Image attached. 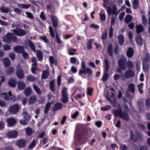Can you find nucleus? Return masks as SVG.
Returning a JSON list of instances; mask_svg holds the SVG:
<instances>
[{
    "label": "nucleus",
    "instance_id": "nucleus-1",
    "mask_svg": "<svg viewBox=\"0 0 150 150\" xmlns=\"http://www.w3.org/2000/svg\"><path fill=\"white\" fill-rule=\"evenodd\" d=\"M125 108L126 109V111H122V109L120 107L119 109L115 110L113 113L114 117L117 116L127 122L129 120V117L127 111H128L129 109L127 105L125 106Z\"/></svg>",
    "mask_w": 150,
    "mask_h": 150
},
{
    "label": "nucleus",
    "instance_id": "nucleus-2",
    "mask_svg": "<svg viewBox=\"0 0 150 150\" xmlns=\"http://www.w3.org/2000/svg\"><path fill=\"white\" fill-rule=\"evenodd\" d=\"M17 40V38L15 35L11 33H7L6 37L4 39V41L7 43H9L11 42H15Z\"/></svg>",
    "mask_w": 150,
    "mask_h": 150
},
{
    "label": "nucleus",
    "instance_id": "nucleus-3",
    "mask_svg": "<svg viewBox=\"0 0 150 150\" xmlns=\"http://www.w3.org/2000/svg\"><path fill=\"white\" fill-rule=\"evenodd\" d=\"M62 102L63 103H67L69 100L68 94L67 93V88L65 87H63L62 89Z\"/></svg>",
    "mask_w": 150,
    "mask_h": 150
},
{
    "label": "nucleus",
    "instance_id": "nucleus-4",
    "mask_svg": "<svg viewBox=\"0 0 150 150\" xmlns=\"http://www.w3.org/2000/svg\"><path fill=\"white\" fill-rule=\"evenodd\" d=\"M127 61V58L124 57L118 61L117 63L119 67L123 70H125L126 69Z\"/></svg>",
    "mask_w": 150,
    "mask_h": 150
},
{
    "label": "nucleus",
    "instance_id": "nucleus-5",
    "mask_svg": "<svg viewBox=\"0 0 150 150\" xmlns=\"http://www.w3.org/2000/svg\"><path fill=\"white\" fill-rule=\"evenodd\" d=\"M12 31L18 36H23L25 35L26 34V31L20 28L14 29Z\"/></svg>",
    "mask_w": 150,
    "mask_h": 150
},
{
    "label": "nucleus",
    "instance_id": "nucleus-6",
    "mask_svg": "<svg viewBox=\"0 0 150 150\" xmlns=\"http://www.w3.org/2000/svg\"><path fill=\"white\" fill-rule=\"evenodd\" d=\"M19 106L18 105L15 104L9 107V111L11 114H15L19 111Z\"/></svg>",
    "mask_w": 150,
    "mask_h": 150
},
{
    "label": "nucleus",
    "instance_id": "nucleus-7",
    "mask_svg": "<svg viewBox=\"0 0 150 150\" xmlns=\"http://www.w3.org/2000/svg\"><path fill=\"white\" fill-rule=\"evenodd\" d=\"M18 134V132L16 130L9 131L6 133L7 136L10 138H16Z\"/></svg>",
    "mask_w": 150,
    "mask_h": 150
},
{
    "label": "nucleus",
    "instance_id": "nucleus-8",
    "mask_svg": "<svg viewBox=\"0 0 150 150\" xmlns=\"http://www.w3.org/2000/svg\"><path fill=\"white\" fill-rule=\"evenodd\" d=\"M86 73L89 75H91L92 73V70L88 68H86L85 69H83V70L80 69L79 70V75L80 76L83 77L82 75V74H85Z\"/></svg>",
    "mask_w": 150,
    "mask_h": 150
},
{
    "label": "nucleus",
    "instance_id": "nucleus-9",
    "mask_svg": "<svg viewBox=\"0 0 150 150\" xmlns=\"http://www.w3.org/2000/svg\"><path fill=\"white\" fill-rule=\"evenodd\" d=\"M26 143L25 140L21 139L17 141L16 144L19 148H22L25 146Z\"/></svg>",
    "mask_w": 150,
    "mask_h": 150
},
{
    "label": "nucleus",
    "instance_id": "nucleus-10",
    "mask_svg": "<svg viewBox=\"0 0 150 150\" xmlns=\"http://www.w3.org/2000/svg\"><path fill=\"white\" fill-rule=\"evenodd\" d=\"M135 74L134 71L131 69H127L125 72V76L127 79L133 77Z\"/></svg>",
    "mask_w": 150,
    "mask_h": 150
},
{
    "label": "nucleus",
    "instance_id": "nucleus-11",
    "mask_svg": "<svg viewBox=\"0 0 150 150\" xmlns=\"http://www.w3.org/2000/svg\"><path fill=\"white\" fill-rule=\"evenodd\" d=\"M50 17L52 21L53 26L54 28H56L58 25V19L57 17L52 15H51Z\"/></svg>",
    "mask_w": 150,
    "mask_h": 150
},
{
    "label": "nucleus",
    "instance_id": "nucleus-12",
    "mask_svg": "<svg viewBox=\"0 0 150 150\" xmlns=\"http://www.w3.org/2000/svg\"><path fill=\"white\" fill-rule=\"evenodd\" d=\"M88 130L85 128H83V129L81 131L80 133L78 135V137L80 139H81L83 136L88 135Z\"/></svg>",
    "mask_w": 150,
    "mask_h": 150
},
{
    "label": "nucleus",
    "instance_id": "nucleus-13",
    "mask_svg": "<svg viewBox=\"0 0 150 150\" xmlns=\"http://www.w3.org/2000/svg\"><path fill=\"white\" fill-rule=\"evenodd\" d=\"M7 122L9 127H12L16 124V120L13 118H10L7 119Z\"/></svg>",
    "mask_w": 150,
    "mask_h": 150
},
{
    "label": "nucleus",
    "instance_id": "nucleus-14",
    "mask_svg": "<svg viewBox=\"0 0 150 150\" xmlns=\"http://www.w3.org/2000/svg\"><path fill=\"white\" fill-rule=\"evenodd\" d=\"M14 51L18 53H22L25 50V49L23 46L21 45H17L14 48Z\"/></svg>",
    "mask_w": 150,
    "mask_h": 150
},
{
    "label": "nucleus",
    "instance_id": "nucleus-15",
    "mask_svg": "<svg viewBox=\"0 0 150 150\" xmlns=\"http://www.w3.org/2000/svg\"><path fill=\"white\" fill-rule=\"evenodd\" d=\"M134 54V50L132 47H129L128 48L126 52V54L127 57L130 58L132 57Z\"/></svg>",
    "mask_w": 150,
    "mask_h": 150
},
{
    "label": "nucleus",
    "instance_id": "nucleus-16",
    "mask_svg": "<svg viewBox=\"0 0 150 150\" xmlns=\"http://www.w3.org/2000/svg\"><path fill=\"white\" fill-rule=\"evenodd\" d=\"M16 74L18 78L19 79H23L24 77V73L23 70H16Z\"/></svg>",
    "mask_w": 150,
    "mask_h": 150
},
{
    "label": "nucleus",
    "instance_id": "nucleus-17",
    "mask_svg": "<svg viewBox=\"0 0 150 150\" xmlns=\"http://www.w3.org/2000/svg\"><path fill=\"white\" fill-rule=\"evenodd\" d=\"M36 56L39 61H42L43 59V52L41 50H38L36 52Z\"/></svg>",
    "mask_w": 150,
    "mask_h": 150
},
{
    "label": "nucleus",
    "instance_id": "nucleus-18",
    "mask_svg": "<svg viewBox=\"0 0 150 150\" xmlns=\"http://www.w3.org/2000/svg\"><path fill=\"white\" fill-rule=\"evenodd\" d=\"M8 85L12 88H14L16 85V79L12 78L8 82Z\"/></svg>",
    "mask_w": 150,
    "mask_h": 150
},
{
    "label": "nucleus",
    "instance_id": "nucleus-19",
    "mask_svg": "<svg viewBox=\"0 0 150 150\" xmlns=\"http://www.w3.org/2000/svg\"><path fill=\"white\" fill-rule=\"evenodd\" d=\"M62 104L60 103H56L54 105L53 111H56L57 110L61 109L62 108Z\"/></svg>",
    "mask_w": 150,
    "mask_h": 150
},
{
    "label": "nucleus",
    "instance_id": "nucleus-20",
    "mask_svg": "<svg viewBox=\"0 0 150 150\" xmlns=\"http://www.w3.org/2000/svg\"><path fill=\"white\" fill-rule=\"evenodd\" d=\"M136 41L137 43L139 45H142L143 43V39L140 35H137L135 37Z\"/></svg>",
    "mask_w": 150,
    "mask_h": 150
},
{
    "label": "nucleus",
    "instance_id": "nucleus-21",
    "mask_svg": "<svg viewBox=\"0 0 150 150\" xmlns=\"http://www.w3.org/2000/svg\"><path fill=\"white\" fill-rule=\"evenodd\" d=\"M18 88L20 90H23L25 88L26 86L24 82L22 81H19L17 83Z\"/></svg>",
    "mask_w": 150,
    "mask_h": 150
},
{
    "label": "nucleus",
    "instance_id": "nucleus-22",
    "mask_svg": "<svg viewBox=\"0 0 150 150\" xmlns=\"http://www.w3.org/2000/svg\"><path fill=\"white\" fill-rule=\"evenodd\" d=\"M37 98L35 95H32L31 96L28 100L29 103L30 104H33L37 101Z\"/></svg>",
    "mask_w": 150,
    "mask_h": 150
},
{
    "label": "nucleus",
    "instance_id": "nucleus-23",
    "mask_svg": "<svg viewBox=\"0 0 150 150\" xmlns=\"http://www.w3.org/2000/svg\"><path fill=\"white\" fill-rule=\"evenodd\" d=\"M108 52L111 57H112L113 54V47L112 44H109L108 47Z\"/></svg>",
    "mask_w": 150,
    "mask_h": 150
},
{
    "label": "nucleus",
    "instance_id": "nucleus-24",
    "mask_svg": "<svg viewBox=\"0 0 150 150\" xmlns=\"http://www.w3.org/2000/svg\"><path fill=\"white\" fill-rule=\"evenodd\" d=\"M117 39L119 44L120 45H122L124 42V37L122 34L119 35L117 37Z\"/></svg>",
    "mask_w": 150,
    "mask_h": 150
},
{
    "label": "nucleus",
    "instance_id": "nucleus-25",
    "mask_svg": "<svg viewBox=\"0 0 150 150\" xmlns=\"http://www.w3.org/2000/svg\"><path fill=\"white\" fill-rule=\"evenodd\" d=\"M24 93L26 96H30L32 92L31 89L30 87H27L26 88L24 91Z\"/></svg>",
    "mask_w": 150,
    "mask_h": 150
},
{
    "label": "nucleus",
    "instance_id": "nucleus-26",
    "mask_svg": "<svg viewBox=\"0 0 150 150\" xmlns=\"http://www.w3.org/2000/svg\"><path fill=\"white\" fill-rule=\"evenodd\" d=\"M14 68L13 67H10L8 68L6 70V74L8 75L12 74L14 72Z\"/></svg>",
    "mask_w": 150,
    "mask_h": 150
},
{
    "label": "nucleus",
    "instance_id": "nucleus-27",
    "mask_svg": "<svg viewBox=\"0 0 150 150\" xmlns=\"http://www.w3.org/2000/svg\"><path fill=\"white\" fill-rule=\"evenodd\" d=\"M137 33L139 35L141 32L144 30V28L143 26L141 25H139L136 27Z\"/></svg>",
    "mask_w": 150,
    "mask_h": 150
},
{
    "label": "nucleus",
    "instance_id": "nucleus-28",
    "mask_svg": "<svg viewBox=\"0 0 150 150\" xmlns=\"http://www.w3.org/2000/svg\"><path fill=\"white\" fill-rule=\"evenodd\" d=\"M26 133L27 136H31L33 134V130L30 127H27L25 129Z\"/></svg>",
    "mask_w": 150,
    "mask_h": 150
},
{
    "label": "nucleus",
    "instance_id": "nucleus-29",
    "mask_svg": "<svg viewBox=\"0 0 150 150\" xmlns=\"http://www.w3.org/2000/svg\"><path fill=\"white\" fill-rule=\"evenodd\" d=\"M130 138L132 141L136 143L137 142V135L134 134L132 131H131Z\"/></svg>",
    "mask_w": 150,
    "mask_h": 150
},
{
    "label": "nucleus",
    "instance_id": "nucleus-30",
    "mask_svg": "<svg viewBox=\"0 0 150 150\" xmlns=\"http://www.w3.org/2000/svg\"><path fill=\"white\" fill-rule=\"evenodd\" d=\"M50 88L51 91L54 92L55 91L56 88L55 87V84L54 81H52L50 82Z\"/></svg>",
    "mask_w": 150,
    "mask_h": 150
},
{
    "label": "nucleus",
    "instance_id": "nucleus-31",
    "mask_svg": "<svg viewBox=\"0 0 150 150\" xmlns=\"http://www.w3.org/2000/svg\"><path fill=\"white\" fill-rule=\"evenodd\" d=\"M4 64L6 67H9L10 65V62L8 58L6 57L4 58L3 60Z\"/></svg>",
    "mask_w": 150,
    "mask_h": 150
},
{
    "label": "nucleus",
    "instance_id": "nucleus-32",
    "mask_svg": "<svg viewBox=\"0 0 150 150\" xmlns=\"http://www.w3.org/2000/svg\"><path fill=\"white\" fill-rule=\"evenodd\" d=\"M128 90L132 93H134L135 91L134 86L132 83L130 84L128 86Z\"/></svg>",
    "mask_w": 150,
    "mask_h": 150
},
{
    "label": "nucleus",
    "instance_id": "nucleus-33",
    "mask_svg": "<svg viewBox=\"0 0 150 150\" xmlns=\"http://www.w3.org/2000/svg\"><path fill=\"white\" fill-rule=\"evenodd\" d=\"M28 44L31 49L34 52H36V50L35 48V45L34 44L33 42L30 40H29L28 41Z\"/></svg>",
    "mask_w": 150,
    "mask_h": 150
},
{
    "label": "nucleus",
    "instance_id": "nucleus-34",
    "mask_svg": "<svg viewBox=\"0 0 150 150\" xmlns=\"http://www.w3.org/2000/svg\"><path fill=\"white\" fill-rule=\"evenodd\" d=\"M33 86L36 92L39 95H40L41 94V91L40 88L37 85H33Z\"/></svg>",
    "mask_w": 150,
    "mask_h": 150
},
{
    "label": "nucleus",
    "instance_id": "nucleus-35",
    "mask_svg": "<svg viewBox=\"0 0 150 150\" xmlns=\"http://www.w3.org/2000/svg\"><path fill=\"white\" fill-rule=\"evenodd\" d=\"M93 90L94 89L93 88L90 87H88L86 90V94L87 95L91 96H92Z\"/></svg>",
    "mask_w": 150,
    "mask_h": 150
},
{
    "label": "nucleus",
    "instance_id": "nucleus-36",
    "mask_svg": "<svg viewBox=\"0 0 150 150\" xmlns=\"http://www.w3.org/2000/svg\"><path fill=\"white\" fill-rule=\"evenodd\" d=\"M18 7L21 8L28 9L30 6L29 4H19L18 5Z\"/></svg>",
    "mask_w": 150,
    "mask_h": 150
},
{
    "label": "nucleus",
    "instance_id": "nucleus-37",
    "mask_svg": "<svg viewBox=\"0 0 150 150\" xmlns=\"http://www.w3.org/2000/svg\"><path fill=\"white\" fill-rule=\"evenodd\" d=\"M132 20V18L131 16L130 15H127L125 17V21L126 23H127L130 22Z\"/></svg>",
    "mask_w": 150,
    "mask_h": 150
},
{
    "label": "nucleus",
    "instance_id": "nucleus-38",
    "mask_svg": "<svg viewBox=\"0 0 150 150\" xmlns=\"http://www.w3.org/2000/svg\"><path fill=\"white\" fill-rule=\"evenodd\" d=\"M118 12H117V8L116 6L114 5L112 6V14L114 15H116V17L117 16Z\"/></svg>",
    "mask_w": 150,
    "mask_h": 150
},
{
    "label": "nucleus",
    "instance_id": "nucleus-39",
    "mask_svg": "<svg viewBox=\"0 0 150 150\" xmlns=\"http://www.w3.org/2000/svg\"><path fill=\"white\" fill-rule=\"evenodd\" d=\"M51 104L50 103L48 102L46 104L45 110V114L47 113L50 110L51 107Z\"/></svg>",
    "mask_w": 150,
    "mask_h": 150
},
{
    "label": "nucleus",
    "instance_id": "nucleus-40",
    "mask_svg": "<svg viewBox=\"0 0 150 150\" xmlns=\"http://www.w3.org/2000/svg\"><path fill=\"white\" fill-rule=\"evenodd\" d=\"M27 80L33 82L36 80V78L33 75H30L27 76Z\"/></svg>",
    "mask_w": 150,
    "mask_h": 150
},
{
    "label": "nucleus",
    "instance_id": "nucleus-41",
    "mask_svg": "<svg viewBox=\"0 0 150 150\" xmlns=\"http://www.w3.org/2000/svg\"><path fill=\"white\" fill-rule=\"evenodd\" d=\"M139 3L138 0H133L132 5L133 8L136 9L139 5Z\"/></svg>",
    "mask_w": 150,
    "mask_h": 150
},
{
    "label": "nucleus",
    "instance_id": "nucleus-42",
    "mask_svg": "<svg viewBox=\"0 0 150 150\" xmlns=\"http://www.w3.org/2000/svg\"><path fill=\"white\" fill-rule=\"evenodd\" d=\"M48 73L46 70H44L42 73V77L43 79H47L48 77Z\"/></svg>",
    "mask_w": 150,
    "mask_h": 150
},
{
    "label": "nucleus",
    "instance_id": "nucleus-43",
    "mask_svg": "<svg viewBox=\"0 0 150 150\" xmlns=\"http://www.w3.org/2000/svg\"><path fill=\"white\" fill-rule=\"evenodd\" d=\"M93 40L90 39L87 42V47L88 50H91L92 48V42Z\"/></svg>",
    "mask_w": 150,
    "mask_h": 150
},
{
    "label": "nucleus",
    "instance_id": "nucleus-44",
    "mask_svg": "<svg viewBox=\"0 0 150 150\" xmlns=\"http://www.w3.org/2000/svg\"><path fill=\"white\" fill-rule=\"evenodd\" d=\"M0 10L3 13H7L9 11V8L7 7L2 6L0 8Z\"/></svg>",
    "mask_w": 150,
    "mask_h": 150
},
{
    "label": "nucleus",
    "instance_id": "nucleus-45",
    "mask_svg": "<svg viewBox=\"0 0 150 150\" xmlns=\"http://www.w3.org/2000/svg\"><path fill=\"white\" fill-rule=\"evenodd\" d=\"M143 69L144 71L147 72L149 71V67L148 64L146 63H143Z\"/></svg>",
    "mask_w": 150,
    "mask_h": 150
},
{
    "label": "nucleus",
    "instance_id": "nucleus-46",
    "mask_svg": "<svg viewBox=\"0 0 150 150\" xmlns=\"http://www.w3.org/2000/svg\"><path fill=\"white\" fill-rule=\"evenodd\" d=\"M49 33H50L51 36L52 38H54L55 36V34L53 28L51 26H49Z\"/></svg>",
    "mask_w": 150,
    "mask_h": 150
},
{
    "label": "nucleus",
    "instance_id": "nucleus-47",
    "mask_svg": "<svg viewBox=\"0 0 150 150\" xmlns=\"http://www.w3.org/2000/svg\"><path fill=\"white\" fill-rule=\"evenodd\" d=\"M108 72L105 73L103 76L102 80L103 82L107 81L108 78Z\"/></svg>",
    "mask_w": 150,
    "mask_h": 150
},
{
    "label": "nucleus",
    "instance_id": "nucleus-48",
    "mask_svg": "<svg viewBox=\"0 0 150 150\" xmlns=\"http://www.w3.org/2000/svg\"><path fill=\"white\" fill-rule=\"evenodd\" d=\"M73 51L74 52L76 51V50L75 49L72 48H69L68 50V52L69 54L71 55H74L75 54V53L72 52Z\"/></svg>",
    "mask_w": 150,
    "mask_h": 150
},
{
    "label": "nucleus",
    "instance_id": "nucleus-49",
    "mask_svg": "<svg viewBox=\"0 0 150 150\" xmlns=\"http://www.w3.org/2000/svg\"><path fill=\"white\" fill-rule=\"evenodd\" d=\"M77 62V64H79V62L77 60L76 58L74 57H71L70 59V63L72 64H75Z\"/></svg>",
    "mask_w": 150,
    "mask_h": 150
},
{
    "label": "nucleus",
    "instance_id": "nucleus-50",
    "mask_svg": "<svg viewBox=\"0 0 150 150\" xmlns=\"http://www.w3.org/2000/svg\"><path fill=\"white\" fill-rule=\"evenodd\" d=\"M4 99L6 100H13V101H15V96H13L10 99V98L9 97L7 94L5 95L4 97Z\"/></svg>",
    "mask_w": 150,
    "mask_h": 150
},
{
    "label": "nucleus",
    "instance_id": "nucleus-51",
    "mask_svg": "<svg viewBox=\"0 0 150 150\" xmlns=\"http://www.w3.org/2000/svg\"><path fill=\"white\" fill-rule=\"evenodd\" d=\"M36 141L35 139H33L32 142L28 146V148L30 149H32L36 145Z\"/></svg>",
    "mask_w": 150,
    "mask_h": 150
},
{
    "label": "nucleus",
    "instance_id": "nucleus-52",
    "mask_svg": "<svg viewBox=\"0 0 150 150\" xmlns=\"http://www.w3.org/2000/svg\"><path fill=\"white\" fill-rule=\"evenodd\" d=\"M40 38L44 42L48 44L49 43V40L47 38V37L45 35L44 36H40Z\"/></svg>",
    "mask_w": 150,
    "mask_h": 150
},
{
    "label": "nucleus",
    "instance_id": "nucleus-53",
    "mask_svg": "<svg viewBox=\"0 0 150 150\" xmlns=\"http://www.w3.org/2000/svg\"><path fill=\"white\" fill-rule=\"evenodd\" d=\"M104 62L105 64V70L106 72H108L109 69L108 62L107 59H105L104 61Z\"/></svg>",
    "mask_w": 150,
    "mask_h": 150
},
{
    "label": "nucleus",
    "instance_id": "nucleus-54",
    "mask_svg": "<svg viewBox=\"0 0 150 150\" xmlns=\"http://www.w3.org/2000/svg\"><path fill=\"white\" fill-rule=\"evenodd\" d=\"M99 16L100 21H104L106 19V15L105 13H100L99 14Z\"/></svg>",
    "mask_w": 150,
    "mask_h": 150
},
{
    "label": "nucleus",
    "instance_id": "nucleus-55",
    "mask_svg": "<svg viewBox=\"0 0 150 150\" xmlns=\"http://www.w3.org/2000/svg\"><path fill=\"white\" fill-rule=\"evenodd\" d=\"M130 144L131 146V149L132 150H139V147L135 144L132 143H130Z\"/></svg>",
    "mask_w": 150,
    "mask_h": 150
},
{
    "label": "nucleus",
    "instance_id": "nucleus-56",
    "mask_svg": "<svg viewBox=\"0 0 150 150\" xmlns=\"http://www.w3.org/2000/svg\"><path fill=\"white\" fill-rule=\"evenodd\" d=\"M38 69L37 64L36 65H32L31 69L32 72L33 74H35L36 73V71Z\"/></svg>",
    "mask_w": 150,
    "mask_h": 150
},
{
    "label": "nucleus",
    "instance_id": "nucleus-57",
    "mask_svg": "<svg viewBox=\"0 0 150 150\" xmlns=\"http://www.w3.org/2000/svg\"><path fill=\"white\" fill-rule=\"evenodd\" d=\"M113 29L112 26H110L109 30V37L110 38L112 37L113 35Z\"/></svg>",
    "mask_w": 150,
    "mask_h": 150
},
{
    "label": "nucleus",
    "instance_id": "nucleus-58",
    "mask_svg": "<svg viewBox=\"0 0 150 150\" xmlns=\"http://www.w3.org/2000/svg\"><path fill=\"white\" fill-rule=\"evenodd\" d=\"M25 13L27 15L26 17L30 19H33L34 18L33 15L30 12H26Z\"/></svg>",
    "mask_w": 150,
    "mask_h": 150
},
{
    "label": "nucleus",
    "instance_id": "nucleus-59",
    "mask_svg": "<svg viewBox=\"0 0 150 150\" xmlns=\"http://www.w3.org/2000/svg\"><path fill=\"white\" fill-rule=\"evenodd\" d=\"M136 134L138 140L141 141L143 139V135L141 133H136Z\"/></svg>",
    "mask_w": 150,
    "mask_h": 150
},
{
    "label": "nucleus",
    "instance_id": "nucleus-60",
    "mask_svg": "<svg viewBox=\"0 0 150 150\" xmlns=\"http://www.w3.org/2000/svg\"><path fill=\"white\" fill-rule=\"evenodd\" d=\"M23 58L25 59H27L29 58V54L26 52H24L22 53Z\"/></svg>",
    "mask_w": 150,
    "mask_h": 150
},
{
    "label": "nucleus",
    "instance_id": "nucleus-61",
    "mask_svg": "<svg viewBox=\"0 0 150 150\" xmlns=\"http://www.w3.org/2000/svg\"><path fill=\"white\" fill-rule=\"evenodd\" d=\"M16 55L14 52H11L9 54V57L11 58L12 61H14L15 59Z\"/></svg>",
    "mask_w": 150,
    "mask_h": 150
},
{
    "label": "nucleus",
    "instance_id": "nucleus-62",
    "mask_svg": "<svg viewBox=\"0 0 150 150\" xmlns=\"http://www.w3.org/2000/svg\"><path fill=\"white\" fill-rule=\"evenodd\" d=\"M127 65L128 67L131 69L134 67V65L130 61H128L127 62Z\"/></svg>",
    "mask_w": 150,
    "mask_h": 150
},
{
    "label": "nucleus",
    "instance_id": "nucleus-63",
    "mask_svg": "<svg viewBox=\"0 0 150 150\" xmlns=\"http://www.w3.org/2000/svg\"><path fill=\"white\" fill-rule=\"evenodd\" d=\"M110 108V106L109 105H107L104 107L101 108V109L102 111H106L109 110Z\"/></svg>",
    "mask_w": 150,
    "mask_h": 150
},
{
    "label": "nucleus",
    "instance_id": "nucleus-64",
    "mask_svg": "<svg viewBox=\"0 0 150 150\" xmlns=\"http://www.w3.org/2000/svg\"><path fill=\"white\" fill-rule=\"evenodd\" d=\"M79 115V112L78 111H76L71 116V117L73 119H75Z\"/></svg>",
    "mask_w": 150,
    "mask_h": 150
}]
</instances>
